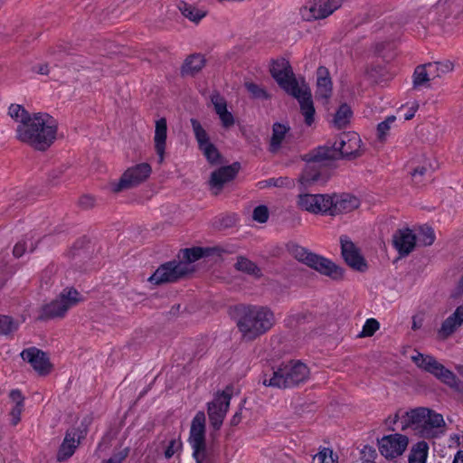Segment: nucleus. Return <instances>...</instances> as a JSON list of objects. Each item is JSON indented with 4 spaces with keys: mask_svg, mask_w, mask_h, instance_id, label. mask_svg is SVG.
Listing matches in <instances>:
<instances>
[{
    "mask_svg": "<svg viewBox=\"0 0 463 463\" xmlns=\"http://www.w3.org/2000/svg\"><path fill=\"white\" fill-rule=\"evenodd\" d=\"M56 120L47 113H33L25 125H17L15 137L39 151L49 148L56 139Z\"/></svg>",
    "mask_w": 463,
    "mask_h": 463,
    "instance_id": "1",
    "label": "nucleus"
},
{
    "mask_svg": "<svg viewBox=\"0 0 463 463\" xmlns=\"http://www.w3.org/2000/svg\"><path fill=\"white\" fill-rule=\"evenodd\" d=\"M274 324V313L261 306L244 307L237 321V326L246 340L256 339L268 332Z\"/></svg>",
    "mask_w": 463,
    "mask_h": 463,
    "instance_id": "2",
    "label": "nucleus"
},
{
    "mask_svg": "<svg viewBox=\"0 0 463 463\" xmlns=\"http://www.w3.org/2000/svg\"><path fill=\"white\" fill-rule=\"evenodd\" d=\"M309 376V369L300 361H289L269 372H264L260 382L272 388H291L304 383Z\"/></svg>",
    "mask_w": 463,
    "mask_h": 463,
    "instance_id": "3",
    "label": "nucleus"
},
{
    "mask_svg": "<svg viewBox=\"0 0 463 463\" xmlns=\"http://www.w3.org/2000/svg\"><path fill=\"white\" fill-rule=\"evenodd\" d=\"M405 424L402 429L411 428L422 438H434L444 431L443 416L427 408H417L403 416Z\"/></svg>",
    "mask_w": 463,
    "mask_h": 463,
    "instance_id": "4",
    "label": "nucleus"
},
{
    "mask_svg": "<svg viewBox=\"0 0 463 463\" xmlns=\"http://www.w3.org/2000/svg\"><path fill=\"white\" fill-rule=\"evenodd\" d=\"M361 138L355 132L340 134L332 146H324L314 149L313 159L335 160L344 157H355L360 156Z\"/></svg>",
    "mask_w": 463,
    "mask_h": 463,
    "instance_id": "5",
    "label": "nucleus"
},
{
    "mask_svg": "<svg viewBox=\"0 0 463 463\" xmlns=\"http://www.w3.org/2000/svg\"><path fill=\"white\" fill-rule=\"evenodd\" d=\"M289 254L298 261L318 271L319 273L337 279L342 277V270L330 260L311 252L307 249L295 243L289 242L287 245Z\"/></svg>",
    "mask_w": 463,
    "mask_h": 463,
    "instance_id": "6",
    "label": "nucleus"
},
{
    "mask_svg": "<svg viewBox=\"0 0 463 463\" xmlns=\"http://www.w3.org/2000/svg\"><path fill=\"white\" fill-rule=\"evenodd\" d=\"M82 301L78 290L72 288H64L60 295L50 303L43 306L40 319L63 317L67 311Z\"/></svg>",
    "mask_w": 463,
    "mask_h": 463,
    "instance_id": "7",
    "label": "nucleus"
},
{
    "mask_svg": "<svg viewBox=\"0 0 463 463\" xmlns=\"http://www.w3.org/2000/svg\"><path fill=\"white\" fill-rule=\"evenodd\" d=\"M411 360L420 369L433 374L444 383L450 387H458V380L457 376L432 355L416 352L415 354L411 355Z\"/></svg>",
    "mask_w": 463,
    "mask_h": 463,
    "instance_id": "8",
    "label": "nucleus"
},
{
    "mask_svg": "<svg viewBox=\"0 0 463 463\" xmlns=\"http://www.w3.org/2000/svg\"><path fill=\"white\" fill-rule=\"evenodd\" d=\"M193 271L187 262L172 260L159 266L148 280L156 285L175 282Z\"/></svg>",
    "mask_w": 463,
    "mask_h": 463,
    "instance_id": "9",
    "label": "nucleus"
},
{
    "mask_svg": "<svg viewBox=\"0 0 463 463\" xmlns=\"http://www.w3.org/2000/svg\"><path fill=\"white\" fill-rule=\"evenodd\" d=\"M152 168L147 163H141L127 169L118 182L110 184V189L118 193L135 187L146 180Z\"/></svg>",
    "mask_w": 463,
    "mask_h": 463,
    "instance_id": "10",
    "label": "nucleus"
},
{
    "mask_svg": "<svg viewBox=\"0 0 463 463\" xmlns=\"http://www.w3.org/2000/svg\"><path fill=\"white\" fill-rule=\"evenodd\" d=\"M338 0H310L300 8V15L305 21L323 19L338 9Z\"/></svg>",
    "mask_w": 463,
    "mask_h": 463,
    "instance_id": "11",
    "label": "nucleus"
},
{
    "mask_svg": "<svg viewBox=\"0 0 463 463\" xmlns=\"http://www.w3.org/2000/svg\"><path fill=\"white\" fill-rule=\"evenodd\" d=\"M272 77L287 93L301 86L294 77L289 62L286 59H279L272 62L270 67Z\"/></svg>",
    "mask_w": 463,
    "mask_h": 463,
    "instance_id": "12",
    "label": "nucleus"
},
{
    "mask_svg": "<svg viewBox=\"0 0 463 463\" xmlns=\"http://www.w3.org/2000/svg\"><path fill=\"white\" fill-rule=\"evenodd\" d=\"M408 442V438L404 435H387L379 440V450L384 458H395L405 451Z\"/></svg>",
    "mask_w": 463,
    "mask_h": 463,
    "instance_id": "13",
    "label": "nucleus"
},
{
    "mask_svg": "<svg viewBox=\"0 0 463 463\" xmlns=\"http://www.w3.org/2000/svg\"><path fill=\"white\" fill-rule=\"evenodd\" d=\"M231 395L225 392L218 393L214 400L208 403V416L211 425L219 430L222 425L230 406Z\"/></svg>",
    "mask_w": 463,
    "mask_h": 463,
    "instance_id": "14",
    "label": "nucleus"
},
{
    "mask_svg": "<svg viewBox=\"0 0 463 463\" xmlns=\"http://www.w3.org/2000/svg\"><path fill=\"white\" fill-rule=\"evenodd\" d=\"M298 205L301 209L313 213H330L332 196L325 194H304L298 196Z\"/></svg>",
    "mask_w": 463,
    "mask_h": 463,
    "instance_id": "15",
    "label": "nucleus"
},
{
    "mask_svg": "<svg viewBox=\"0 0 463 463\" xmlns=\"http://www.w3.org/2000/svg\"><path fill=\"white\" fill-rule=\"evenodd\" d=\"M289 95L298 99L306 125L311 126L315 121L316 110L309 88L305 83H301V86L290 92Z\"/></svg>",
    "mask_w": 463,
    "mask_h": 463,
    "instance_id": "16",
    "label": "nucleus"
},
{
    "mask_svg": "<svg viewBox=\"0 0 463 463\" xmlns=\"http://www.w3.org/2000/svg\"><path fill=\"white\" fill-rule=\"evenodd\" d=\"M240 169V164L234 163L228 166H223L212 173L209 184L211 190L214 194H218L223 185L232 181Z\"/></svg>",
    "mask_w": 463,
    "mask_h": 463,
    "instance_id": "17",
    "label": "nucleus"
},
{
    "mask_svg": "<svg viewBox=\"0 0 463 463\" xmlns=\"http://www.w3.org/2000/svg\"><path fill=\"white\" fill-rule=\"evenodd\" d=\"M313 154L314 150L305 156L307 165L299 178V183L304 188L318 181L320 172L317 166L324 165L326 162L330 161L329 159L315 160L313 159Z\"/></svg>",
    "mask_w": 463,
    "mask_h": 463,
    "instance_id": "18",
    "label": "nucleus"
},
{
    "mask_svg": "<svg viewBox=\"0 0 463 463\" xmlns=\"http://www.w3.org/2000/svg\"><path fill=\"white\" fill-rule=\"evenodd\" d=\"M342 255L345 262L354 269L364 271L366 269V262L354 244L346 237L341 238Z\"/></svg>",
    "mask_w": 463,
    "mask_h": 463,
    "instance_id": "19",
    "label": "nucleus"
},
{
    "mask_svg": "<svg viewBox=\"0 0 463 463\" xmlns=\"http://www.w3.org/2000/svg\"><path fill=\"white\" fill-rule=\"evenodd\" d=\"M21 356L24 361L28 362L39 373L45 374L49 372L50 364L48 357L43 351L36 347H31L24 350L21 353Z\"/></svg>",
    "mask_w": 463,
    "mask_h": 463,
    "instance_id": "20",
    "label": "nucleus"
},
{
    "mask_svg": "<svg viewBox=\"0 0 463 463\" xmlns=\"http://www.w3.org/2000/svg\"><path fill=\"white\" fill-rule=\"evenodd\" d=\"M166 138L167 122L165 118H161L156 121L154 135V147L159 164H162L165 160Z\"/></svg>",
    "mask_w": 463,
    "mask_h": 463,
    "instance_id": "21",
    "label": "nucleus"
},
{
    "mask_svg": "<svg viewBox=\"0 0 463 463\" xmlns=\"http://www.w3.org/2000/svg\"><path fill=\"white\" fill-rule=\"evenodd\" d=\"M360 201L357 197L349 194L335 195L332 197V206H330V215L347 213L358 208Z\"/></svg>",
    "mask_w": 463,
    "mask_h": 463,
    "instance_id": "22",
    "label": "nucleus"
},
{
    "mask_svg": "<svg viewBox=\"0 0 463 463\" xmlns=\"http://www.w3.org/2000/svg\"><path fill=\"white\" fill-rule=\"evenodd\" d=\"M392 241L400 255L406 256L411 253L415 247L416 235L408 228L402 229L394 233Z\"/></svg>",
    "mask_w": 463,
    "mask_h": 463,
    "instance_id": "23",
    "label": "nucleus"
},
{
    "mask_svg": "<svg viewBox=\"0 0 463 463\" xmlns=\"http://www.w3.org/2000/svg\"><path fill=\"white\" fill-rule=\"evenodd\" d=\"M463 325V305L458 306L441 324L438 335L441 339H447Z\"/></svg>",
    "mask_w": 463,
    "mask_h": 463,
    "instance_id": "24",
    "label": "nucleus"
},
{
    "mask_svg": "<svg viewBox=\"0 0 463 463\" xmlns=\"http://www.w3.org/2000/svg\"><path fill=\"white\" fill-rule=\"evenodd\" d=\"M191 448L199 446L205 442V415L203 411H198L194 417L190 429L188 439Z\"/></svg>",
    "mask_w": 463,
    "mask_h": 463,
    "instance_id": "25",
    "label": "nucleus"
},
{
    "mask_svg": "<svg viewBox=\"0 0 463 463\" xmlns=\"http://www.w3.org/2000/svg\"><path fill=\"white\" fill-rule=\"evenodd\" d=\"M332 94V80L328 70L324 67H318L317 71V91L318 99H327Z\"/></svg>",
    "mask_w": 463,
    "mask_h": 463,
    "instance_id": "26",
    "label": "nucleus"
},
{
    "mask_svg": "<svg viewBox=\"0 0 463 463\" xmlns=\"http://www.w3.org/2000/svg\"><path fill=\"white\" fill-rule=\"evenodd\" d=\"M212 102L221 120L222 126L226 129L232 128L235 124V118L232 113L227 109V104L224 99L219 95H215L212 97Z\"/></svg>",
    "mask_w": 463,
    "mask_h": 463,
    "instance_id": "27",
    "label": "nucleus"
},
{
    "mask_svg": "<svg viewBox=\"0 0 463 463\" xmlns=\"http://www.w3.org/2000/svg\"><path fill=\"white\" fill-rule=\"evenodd\" d=\"M79 444L80 436L78 433L76 431L67 432L58 451L57 459L59 461H62L71 458L74 454Z\"/></svg>",
    "mask_w": 463,
    "mask_h": 463,
    "instance_id": "28",
    "label": "nucleus"
},
{
    "mask_svg": "<svg viewBox=\"0 0 463 463\" xmlns=\"http://www.w3.org/2000/svg\"><path fill=\"white\" fill-rule=\"evenodd\" d=\"M205 65V58L200 53L189 55L184 61L181 73L183 76H194L198 73Z\"/></svg>",
    "mask_w": 463,
    "mask_h": 463,
    "instance_id": "29",
    "label": "nucleus"
},
{
    "mask_svg": "<svg viewBox=\"0 0 463 463\" xmlns=\"http://www.w3.org/2000/svg\"><path fill=\"white\" fill-rule=\"evenodd\" d=\"M289 130V127L280 123H275L272 127V136L269 142V151L276 153L281 146L283 140Z\"/></svg>",
    "mask_w": 463,
    "mask_h": 463,
    "instance_id": "30",
    "label": "nucleus"
},
{
    "mask_svg": "<svg viewBox=\"0 0 463 463\" xmlns=\"http://www.w3.org/2000/svg\"><path fill=\"white\" fill-rule=\"evenodd\" d=\"M214 249L212 248H201L195 247L191 249H184L182 250V260H179V262H187L189 263V267L193 269L192 263L198 260L199 259L209 256Z\"/></svg>",
    "mask_w": 463,
    "mask_h": 463,
    "instance_id": "31",
    "label": "nucleus"
},
{
    "mask_svg": "<svg viewBox=\"0 0 463 463\" xmlns=\"http://www.w3.org/2000/svg\"><path fill=\"white\" fill-rule=\"evenodd\" d=\"M182 14L191 22L198 24L206 15V11L187 3L179 5Z\"/></svg>",
    "mask_w": 463,
    "mask_h": 463,
    "instance_id": "32",
    "label": "nucleus"
},
{
    "mask_svg": "<svg viewBox=\"0 0 463 463\" xmlns=\"http://www.w3.org/2000/svg\"><path fill=\"white\" fill-rule=\"evenodd\" d=\"M8 115L17 125H25L32 116L31 113L19 104H11L8 108Z\"/></svg>",
    "mask_w": 463,
    "mask_h": 463,
    "instance_id": "33",
    "label": "nucleus"
},
{
    "mask_svg": "<svg viewBox=\"0 0 463 463\" xmlns=\"http://www.w3.org/2000/svg\"><path fill=\"white\" fill-rule=\"evenodd\" d=\"M37 241L33 237L25 238L19 241L14 247V256L16 258L22 257L26 252H33L36 248Z\"/></svg>",
    "mask_w": 463,
    "mask_h": 463,
    "instance_id": "34",
    "label": "nucleus"
},
{
    "mask_svg": "<svg viewBox=\"0 0 463 463\" xmlns=\"http://www.w3.org/2000/svg\"><path fill=\"white\" fill-rule=\"evenodd\" d=\"M190 122L199 148L210 143L209 135L203 128L202 124L195 118H191Z\"/></svg>",
    "mask_w": 463,
    "mask_h": 463,
    "instance_id": "35",
    "label": "nucleus"
},
{
    "mask_svg": "<svg viewBox=\"0 0 463 463\" xmlns=\"http://www.w3.org/2000/svg\"><path fill=\"white\" fill-rule=\"evenodd\" d=\"M352 117V110L349 106L346 104H343L337 109L335 118H334V125L342 128H345L350 121Z\"/></svg>",
    "mask_w": 463,
    "mask_h": 463,
    "instance_id": "36",
    "label": "nucleus"
},
{
    "mask_svg": "<svg viewBox=\"0 0 463 463\" xmlns=\"http://www.w3.org/2000/svg\"><path fill=\"white\" fill-rule=\"evenodd\" d=\"M424 67L426 68L431 80L440 77L442 74L451 70V65L449 63L442 62H430L428 64H424Z\"/></svg>",
    "mask_w": 463,
    "mask_h": 463,
    "instance_id": "37",
    "label": "nucleus"
},
{
    "mask_svg": "<svg viewBox=\"0 0 463 463\" xmlns=\"http://www.w3.org/2000/svg\"><path fill=\"white\" fill-rule=\"evenodd\" d=\"M193 457L196 463H208L211 460L213 450L206 446V442L192 448Z\"/></svg>",
    "mask_w": 463,
    "mask_h": 463,
    "instance_id": "38",
    "label": "nucleus"
},
{
    "mask_svg": "<svg viewBox=\"0 0 463 463\" xmlns=\"http://www.w3.org/2000/svg\"><path fill=\"white\" fill-rule=\"evenodd\" d=\"M423 246H430L435 241V232L433 229L428 225H422L419 228L418 235H416V241Z\"/></svg>",
    "mask_w": 463,
    "mask_h": 463,
    "instance_id": "39",
    "label": "nucleus"
},
{
    "mask_svg": "<svg viewBox=\"0 0 463 463\" xmlns=\"http://www.w3.org/2000/svg\"><path fill=\"white\" fill-rule=\"evenodd\" d=\"M235 267L238 270L245 273L254 275L256 277L260 276V270L254 262L244 257H239Z\"/></svg>",
    "mask_w": 463,
    "mask_h": 463,
    "instance_id": "40",
    "label": "nucleus"
},
{
    "mask_svg": "<svg viewBox=\"0 0 463 463\" xmlns=\"http://www.w3.org/2000/svg\"><path fill=\"white\" fill-rule=\"evenodd\" d=\"M428 446L425 442H420L409 458V463H426Z\"/></svg>",
    "mask_w": 463,
    "mask_h": 463,
    "instance_id": "41",
    "label": "nucleus"
},
{
    "mask_svg": "<svg viewBox=\"0 0 463 463\" xmlns=\"http://www.w3.org/2000/svg\"><path fill=\"white\" fill-rule=\"evenodd\" d=\"M430 80H431L424 65L418 66L415 69L413 74V86L415 88L425 86Z\"/></svg>",
    "mask_w": 463,
    "mask_h": 463,
    "instance_id": "42",
    "label": "nucleus"
},
{
    "mask_svg": "<svg viewBox=\"0 0 463 463\" xmlns=\"http://www.w3.org/2000/svg\"><path fill=\"white\" fill-rule=\"evenodd\" d=\"M245 88L253 99H269L270 98V95L267 92V90L256 83L246 82Z\"/></svg>",
    "mask_w": 463,
    "mask_h": 463,
    "instance_id": "43",
    "label": "nucleus"
},
{
    "mask_svg": "<svg viewBox=\"0 0 463 463\" xmlns=\"http://www.w3.org/2000/svg\"><path fill=\"white\" fill-rule=\"evenodd\" d=\"M206 159L211 164H216L219 161L220 154L216 146L213 143H208L206 146L199 148Z\"/></svg>",
    "mask_w": 463,
    "mask_h": 463,
    "instance_id": "44",
    "label": "nucleus"
},
{
    "mask_svg": "<svg viewBox=\"0 0 463 463\" xmlns=\"http://www.w3.org/2000/svg\"><path fill=\"white\" fill-rule=\"evenodd\" d=\"M380 327L379 322L374 318H368L359 333L360 337L372 336Z\"/></svg>",
    "mask_w": 463,
    "mask_h": 463,
    "instance_id": "45",
    "label": "nucleus"
},
{
    "mask_svg": "<svg viewBox=\"0 0 463 463\" xmlns=\"http://www.w3.org/2000/svg\"><path fill=\"white\" fill-rule=\"evenodd\" d=\"M396 118L394 116L387 117L385 120L382 121L377 126V137L381 141L385 140L386 136L388 135L389 130L391 129V125L395 121Z\"/></svg>",
    "mask_w": 463,
    "mask_h": 463,
    "instance_id": "46",
    "label": "nucleus"
},
{
    "mask_svg": "<svg viewBox=\"0 0 463 463\" xmlns=\"http://www.w3.org/2000/svg\"><path fill=\"white\" fill-rule=\"evenodd\" d=\"M17 329V324L8 316H0V335H8Z\"/></svg>",
    "mask_w": 463,
    "mask_h": 463,
    "instance_id": "47",
    "label": "nucleus"
},
{
    "mask_svg": "<svg viewBox=\"0 0 463 463\" xmlns=\"http://www.w3.org/2000/svg\"><path fill=\"white\" fill-rule=\"evenodd\" d=\"M315 458H317L320 463H338L337 457L334 455L332 449L327 448L321 449Z\"/></svg>",
    "mask_w": 463,
    "mask_h": 463,
    "instance_id": "48",
    "label": "nucleus"
},
{
    "mask_svg": "<svg viewBox=\"0 0 463 463\" xmlns=\"http://www.w3.org/2000/svg\"><path fill=\"white\" fill-rule=\"evenodd\" d=\"M252 218L254 221L264 223L269 219V209L265 205H259L253 210Z\"/></svg>",
    "mask_w": 463,
    "mask_h": 463,
    "instance_id": "49",
    "label": "nucleus"
},
{
    "mask_svg": "<svg viewBox=\"0 0 463 463\" xmlns=\"http://www.w3.org/2000/svg\"><path fill=\"white\" fill-rule=\"evenodd\" d=\"M266 185L268 186H275V187H289L293 185V181L288 177H278V178H269L265 181Z\"/></svg>",
    "mask_w": 463,
    "mask_h": 463,
    "instance_id": "50",
    "label": "nucleus"
},
{
    "mask_svg": "<svg viewBox=\"0 0 463 463\" xmlns=\"http://www.w3.org/2000/svg\"><path fill=\"white\" fill-rule=\"evenodd\" d=\"M418 109H419V103L417 101H413L411 104H406L405 106L402 107L400 109V111H404L403 118L405 120H410L414 117Z\"/></svg>",
    "mask_w": 463,
    "mask_h": 463,
    "instance_id": "51",
    "label": "nucleus"
},
{
    "mask_svg": "<svg viewBox=\"0 0 463 463\" xmlns=\"http://www.w3.org/2000/svg\"><path fill=\"white\" fill-rule=\"evenodd\" d=\"M24 410V404H14L10 411L11 421L13 425H16L21 419V413Z\"/></svg>",
    "mask_w": 463,
    "mask_h": 463,
    "instance_id": "52",
    "label": "nucleus"
},
{
    "mask_svg": "<svg viewBox=\"0 0 463 463\" xmlns=\"http://www.w3.org/2000/svg\"><path fill=\"white\" fill-rule=\"evenodd\" d=\"M178 448H179V443L175 439L171 440L165 451V458H172L175 455V453L176 452V450L178 449Z\"/></svg>",
    "mask_w": 463,
    "mask_h": 463,
    "instance_id": "53",
    "label": "nucleus"
},
{
    "mask_svg": "<svg viewBox=\"0 0 463 463\" xmlns=\"http://www.w3.org/2000/svg\"><path fill=\"white\" fill-rule=\"evenodd\" d=\"M10 398L14 404H24V396L19 390H13L10 392Z\"/></svg>",
    "mask_w": 463,
    "mask_h": 463,
    "instance_id": "54",
    "label": "nucleus"
},
{
    "mask_svg": "<svg viewBox=\"0 0 463 463\" xmlns=\"http://www.w3.org/2000/svg\"><path fill=\"white\" fill-rule=\"evenodd\" d=\"M80 204L84 208L91 207L94 204V198L90 195H84L80 199Z\"/></svg>",
    "mask_w": 463,
    "mask_h": 463,
    "instance_id": "55",
    "label": "nucleus"
},
{
    "mask_svg": "<svg viewBox=\"0 0 463 463\" xmlns=\"http://www.w3.org/2000/svg\"><path fill=\"white\" fill-rule=\"evenodd\" d=\"M425 173L426 167L424 166L417 167L416 169H414L411 175L415 183H419L420 181H418L417 178L422 176Z\"/></svg>",
    "mask_w": 463,
    "mask_h": 463,
    "instance_id": "56",
    "label": "nucleus"
},
{
    "mask_svg": "<svg viewBox=\"0 0 463 463\" xmlns=\"http://www.w3.org/2000/svg\"><path fill=\"white\" fill-rule=\"evenodd\" d=\"M463 295V276L459 279L458 286L452 294V297L457 298Z\"/></svg>",
    "mask_w": 463,
    "mask_h": 463,
    "instance_id": "57",
    "label": "nucleus"
},
{
    "mask_svg": "<svg viewBox=\"0 0 463 463\" xmlns=\"http://www.w3.org/2000/svg\"><path fill=\"white\" fill-rule=\"evenodd\" d=\"M35 71L42 75H46L49 72L48 65L42 64L35 68Z\"/></svg>",
    "mask_w": 463,
    "mask_h": 463,
    "instance_id": "58",
    "label": "nucleus"
},
{
    "mask_svg": "<svg viewBox=\"0 0 463 463\" xmlns=\"http://www.w3.org/2000/svg\"><path fill=\"white\" fill-rule=\"evenodd\" d=\"M452 463H463V450L457 452Z\"/></svg>",
    "mask_w": 463,
    "mask_h": 463,
    "instance_id": "59",
    "label": "nucleus"
},
{
    "mask_svg": "<svg viewBox=\"0 0 463 463\" xmlns=\"http://www.w3.org/2000/svg\"><path fill=\"white\" fill-rule=\"evenodd\" d=\"M411 327H412V329H413V330H417L418 328H420V324H418V323L416 322V320H415V319H413L412 326H411Z\"/></svg>",
    "mask_w": 463,
    "mask_h": 463,
    "instance_id": "60",
    "label": "nucleus"
},
{
    "mask_svg": "<svg viewBox=\"0 0 463 463\" xmlns=\"http://www.w3.org/2000/svg\"><path fill=\"white\" fill-rule=\"evenodd\" d=\"M456 370L463 377V365H458Z\"/></svg>",
    "mask_w": 463,
    "mask_h": 463,
    "instance_id": "61",
    "label": "nucleus"
},
{
    "mask_svg": "<svg viewBox=\"0 0 463 463\" xmlns=\"http://www.w3.org/2000/svg\"><path fill=\"white\" fill-rule=\"evenodd\" d=\"M103 463H117V461H116V459H115V458H109V459H108V460L104 461Z\"/></svg>",
    "mask_w": 463,
    "mask_h": 463,
    "instance_id": "62",
    "label": "nucleus"
},
{
    "mask_svg": "<svg viewBox=\"0 0 463 463\" xmlns=\"http://www.w3.org/2000/svg\"><path fill=\"white\" fill-rule=\"evenodd\" d=\"M239 422V419H237V415H235L232 420V424H237Z\"/></svg>",
    "mask_w": 463,
    "mask_h": 463,
    "instance_id": "63",
    "label": "nucleus"
},
{
    "mask_svg": "<svg viewBox=\"0 0 463 463\" xmlns=\"http://www.w3.org/2000/svg\"><path fill=\"white\" fill-rule=\"evenodd\" d=\"M363 463H375V462L371 461V460H365V461H364Z\"/></svg>",
    "mask_w": 463,
    "mask_h": 463,
    "instance_id": "64",
    "label": "nucleus"
}]
</instances>
